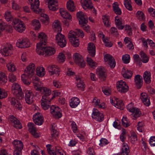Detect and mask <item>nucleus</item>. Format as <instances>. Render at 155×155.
I'll list each match as a JSON object with an SVG mask.
<instances>
[{
    "mask_svg": "<svg viewBox=\"0 0 155 155\" xmlns=\"http://www.w3.org/2000/svg\"><path fill=\"white\" fill-rule=\"evenodd\" d=\"M38 54L44 56H49L54 54L55 52V49L53 48L48 47L45 48L44 46L41 47L40 48L36 49Z\"/></svg>",
    "mask_w": 155,
    "mask_h": 155,
    "instance_id": "f257e3e1",
    "label": "nucleus"
},
{
    "mask_svg": "<svg viewBox=\"0 0 155 155\" xmlns=\"http://www.w3.org/2000/svg\"><path fill=\"white\" fill-rule=\"evenodd\" d=\"M77 16L79 20V24L85 30H86V29L87 28H88V26H87L88 22L87 17L81 11L77 13Z\"/></svg>",
    "mask_w": 155,
    "mask_h": 155,
    "instance_id": "f03ea898",
    "label": "nucleus"
},
{
    "mask_svg": "<svg viewBox=\"0 0 155 155\" xmlns=\"http://www.w3.org/2000/svg\"><path fill=\"white\" fill-rule=\"evenodd\" d=\"M12 91L13 94L19 99H22L24 96L20 86L17 83H14L12 87Z\"/></svg>",
    "mask_w": 155,
    "mask_h": 155,
    "instance_id": "7ed1b4c3",
    "label": "nucleus"
},
{
    "mask_svg": "<svg viewBox=\"0 0 155 155\" xmlns=\"http://www.w3.org/2000/svg\"><path fill=\"white\" fill-rule=\"evenodd\" d=\"M55 40L58 45L61 47H65L67 44L66 39L62 34L58 33L56 35Z\"/></svg>",
    "mask_w": 155,
    "mask_h": 155,
    "instance_id": "20e7f679",
    "label": "nucleus"
},
{
    "mask_svg": "<svg viewBox=\"0 0 155 155\" xmlns=\"http://www.w3.org/2000/svg\"><path fill=\"white\" fill-rule=\"evenodd\" d=\"M35 64L33 63H30L25 68L24 70V73L22 74L29 78H31L35 73Z\"/></svg>",
    "mask_w": 155,
    "mask_h": 155,
    "instance_id": "39448f33",
    "label": "nucleus"
},
{
    "mask_svg": "<svg viewBox=\"0 0 155 155\" xmlns=\"http://www.w3.org/2000/svg\"><path fill=\"white\" fill-rule=\"evenodd\" d=\"M38 37L40 41L37 44L36 48H40L41 46H45L47 42V36L44 33L41 32L38 33Z\"/></svg>",
    "mask_w": 155,
    "mask_h": 155,
    "instance_id": "423d86ee",
    "label": "nucleus"
},
{
    "mask_svg": "<svg viewBox=\"0 0 155 155\" xmlns=\"http://www.w3.org/2000/svg\"><path fill=\"white\" fill-rule=\"evenodd\" d=\"M92 117L96 121L101 122L104 120V116L98 110L94 108L91 114Z\"/></svg>",
    "mask_w": 155,
    "mask_h": 155,
    "instance_id": "0eeeda50",
    "label": "nucleus"
},
{
    "mask_svg": "<svg viewBox=\"0 0 155 155\" xmlns=\"http://www.w3.org/2000/svg\"><path fill=\"white\" fill-rule=\"evenodd\" d=\"M74 59L76 64L81 67L85 66V63L82 56L79 53H75L73 55Z\"/></svg>",
    "mask_w": 155,
    "mask_h": 155,
    "instance_id": "6e6552de",
    "label": "nucleus"
},
{
    "mask_svg": "<svg viewBox=\"0 0 155 155\" xmlns=\"http://www.w3.org/2000/svg\"><path fill=\"white\" fill-rule=\"evenodd\" d=\"M30 45L28 39L26 38H20L17 41L16 43L17 46L20 48L29 47Z\"/></svg>",
    "mask_w": 155,
    "mask_h": 155,
    "instance_id": "1a4fd4ad",
    "label": "nucleus"
},
{
    "mask_svg": "<svg viewBox=\"0 0 155 155\" xmlns=\"http://www.w3.org/2000/svg\"><path fill=\"white\" fill-rule=\"evenodd\" d=\"M50 112L51 114L56 118H60L62 116L61 109L58 107L52 106L50 108Z\"/></svg>",
    "mask_w": 155,
    "mask_h": 155,
    "instance_id": "9d476101",
    "label": "nucleus"
},
{
    "mask_svg": "<svg viewBox=\"0 0 155 155\" xmlns=\"http://www.w3.org/2000/svg\"><path fill=\"white\" fill-rule=\"evenodd\" d=\"M117 88L118 91L121 92L125 93L128 90V87L126 83L122 80L117 82Z\"/></svg>",
    "mask_w": 155,
    "mask_h": 155,
    "instance_id": "9b49d317",
    "label": "nucleus"
},
{
    "mask_svg": "<svg viewBox=\"0 0 155 155\" xmlns=\"http://www.w3.org/2000/svg\"><path fill=\"white\" fill-rule=\"evenodd\" d=\"M31 5V9L37 13H39L41 11L39 9L40 2L39 0H29Z\"/></svg>",
    "mask_w": 155,
    "mask_h": 155,
    "instance_id": "f8f14e48",
    "label": "nucleus"
},
{
    "mask_svg": "<svg viewBox=\"0 0 155 155\" xmlns=\"http://www.w3.org/2000/svg\"><path fill=\"white\" fill-rule=\"evenodd\" d=\"M47 70L50 75L55 74L57 76H58L60 74V70L59 67L56 65L48 66L47 67Z\"/></svg>",
    "mask_w": 155,
    "mask_h": 155,
    "instance_id": "ddd939ff",
    "label": "nucleus"
},
{
    "mask_svg": "<svg viewBox=\"0 0 155 155\" xmlns=\"http://www.w3.org/2000/svg\"><path fill=\"white\" fill-rule=\"evenodd\" d=\"M104 60L106 64H108L111 68H114L116 65L115 60L110 55L107 54L104 56Z\"/></svg>",
    "mask_w": 155,
    "mask_h": 155,
    "instance_id": "4468645a",
    "label": "nucleus"
},
{
    "mask_svg": "<svg viewBox=\"0 0 155 155\" xmlns=\"http://www.w3.org/2000/svg\"><path fill=\"white\" fill-rule=\"evenodd\" d=\"M33 120L36 124L41 125L44 122V118L40 113L37 112L33 115Z\"/></svg>",
    "mask_w": 155,
    "mask_h": 155,
    "instance_id": "2eb2a0df",
    "label": "nucleus"
},
{
    "mask_svg": "<svg viewBox=\"0 0 155 155\" xmlns=\"http://www.w3.org/2000/svg\"><path fill=\"white\" fill-rule=\"evenodd\" d=\"M34 94L31 91H26L25 94V100L26 102L29 104H32L34 101Z\"/></svg>",
    "mask_w": 155,
    "mask_h": 155,
    "instance_id": "dca6fc26",
    "label": "nucleus"
},
{
    "mask_svg": "<svg viewBox=\"0 0 155 155\" xmlns=\"http://www.w3.org/2000/svg\"><path fill=\"white\" fill-rule=\"evenodd\" d=\"M13 48L11 44H8L1 50V53L5 56L11 55L13 52Z\"/></svg>",
    "mask_w": 155,
    "mask_h": 155,
    "instance_id": "f3484780",
    "label": "nucleus"
},
{
    "mask_svg": "<svg viewBox=\"0 0 155 155\" xmlns=\"http://www.w3.org/2000/svg\"><path fill=\"white\" fill-rule=\"evenodd\" d=\"M8 120L10 123L13 124V126L17 129H21L22 128L21 123L14 116H9Z\"/></svg>",
    "mask_w": 155,
    "mask_h": 155,
    "instance_id": "a211bd4d",
    "label": "nucleus"
},
{
    "mask_svg": "<svg viewBox=\"0 0 155 155\" xmlns=\"http://www.w3.org/2000/svg\"><path fill=\"white\" fill-rule=\"evenodd\" d=\"M96 74L101 80H105L106 77V73L104 68L98 67L96 70Z\"/></svg>",
    "mask_w": 155,
    "mask_h": 155,
    "instance_id": "6ab92c4d",
    "label": "nucleus"
},
{
    "mask_svg": "<svg viewBox=\"0 0 155 155\" xmlns=\"http://www.w3.org/2000/svg\"><path fill=\"white\" fill-rule=\"evenodd\" d=\"M140 99L144 105L147 106L150 105V102L148 95L146 93L142 92L140 94Z\"/></svg>",
    "mask_w": 155,
    "mask_h": 155,
    "instance_id": "aec40b11",
    "label": "nucleus"
},
{
    "mask_svg": "<svg viewBox=\"0 0 155 155\" xmlns=\"http://www.w3.org/2000/svg\"><path fill=\"white\" fill-rule=\"evenodd\" d=\"M27 126L28 130L32 135L36 137H39L38 134L36 132V129L35 127V125L33 123H28Z\"/></svg>",
    "mask_w": 155,
    "mask_h": 155,
    "instance_id": "412c9836",
    "label": "nucleus"
},
{
    "mask_svg": "<svg viewBox=\"0 0 155 155\" xmlns=\"http://www.w3.org/2000/svg\"><path fill=\"white\" fill-rule=\"evenodd\" d=\"M81 5L82 8L85 10L92 9L93 8L91 0H83Z\"/></svg>",
    "mask_w": 155,
    "mask_h": 155,
    "instance_id": "4be33fe9",
    "label": "nucleus"
},
{
    "mask_svg": "<svg viewBox=\"0 0 155 155\" xmlns=\"http://www.w3.org/2000/svg\"><path fill=\"white\" fill-rule=\"evenodd\" d=\"M48 8L49 10L52 11H54L58 8V1H54L52 2H48Z\"/></svg>",
    "mask_w": 155,
    "mask_h": 155,
    "instance_id": "5701e85b",
    "label": "nucleus"
},
{
    "mask_svg": "<svg viewBox=\"0 0 155 155\" xmlns=\"http://www.w3.org/2000/svg\"><path fill=\"white\" fill-rule=\"evenodd\" d=\"M32 82L36 90L41 91L42 90L43 87H42L40 85V83L38 78L35 77V78H33Z\"/></svg>",
    "mask_w": 155,
    "mask_h": 155,
    "instance_id": "b1692460",
    "label": "nucleus"
},
{
    "mask_svg": "<svg viewBox=\"0 0 155 155\" xmlns=\"http://www.w3.org/2000/svg\"><path fill=\"white\" fill-rule=\"evenodd\" d=\"M95 46L92 43L88 44L87 50L89 53L92 57H94L95 54Z\"/></svg>",
    "mask_w": 155,
    "mask_h": 155,
    "instance_id": "393cba45",
    "label": "nucleus"
},
{
    "mask_svg": "<svg viewBox=\"0 0 155 155\" xmlns=\"http://www.w3.org/2000/svg\"><path fill=\"white\" fill-rule=\"evenodd\" d=\"M115 23L116 27L119 29L122 30L124 28V25L122 23V19L120 17L117 16L115 18Z\"/></svg>",
    "mask_w": 155,
    "mask_h": 155,
    "instance_id": "a878e982",
    "label": "nucleus"
},
{
    "mask_svg": "<svg viewBox=\"0 0 155 155\" xmlns=\"http://www.w3.org/2000/svg\"><path fill=\"white\" fill-rule=\"evenodd\" d=\"M79 103V99L76 97L71 98L69 101L70 105L71 107L73 108H76Z\"/></svg>",
    "mask_w": 155,
    "mask_h": 155,
    "instance_id": "bb28decb",
    "label": "nucleus"
},
{
    "mask_svg": "<svg viewBox=\"0 0 155 155\" xmlns=\"http://www.w3.org/2000/svg\"><path fill=\"white\" fill-rule=\"evenodd\" d=\"M9 100L12 105L14 106L18 110H21L22 106L21 104L18 102V101L15 98L10 97L9 98Z\"/></svg>",
    "mask_w": 155,
    "mask_h": 155,
    "instance_id": "cd10ccee",
    "label": "nucleus"
},
{
    "mask_svg": "<svg viewBox=\"0 0 155 155\" xmlns=\"http://www.w3.org/2000/svg\"><path fill=\"white\" fill-rule=\"evenodd\" d=\"M52 28L54 31L58 32H61L62 30L60 22L58 20H55L52 24Z\"/></svg>",
    "mask_w": 155,
    "mask_h": 155,
    "instance_id": "c85d7f7f",
    "label": "nucleus"
},
{
    "mask_svg": "<svg viewBox=\"0 0 155 155\" xmlns=\"http://www.w3.org/2000/svg\"><path fill=\"white\" fill-rule=\"evenodd\" d=\"M15 149L22 150L23 145L22 141L20 140H15L12 142Z\"/></svg>",
    "mask_w": 155,
    "mask_h": 155,
    "instance_id": "c756f323",
    "label": "nucleus"
},
{
    "mask_svg": "<svg viewBox=\"0 0 155 155\" xmlns=\"http://www.w3.org/2000/svg\"><path fill=\"white\" fill-rule=\"evenodd\" d=\"M134 81L137 87L140 88L142 84V78L140 75L137 74L134 78Z\"/></svg>",
    "mask_w": 155,
    "mask_h": 155,
    "instance_id": "7c9ffc66",
    "label": "nucleus"
},
{
    "mask_svg": "<svg viewBox=\"0 0 155 155\" xmlns=\"http://www.w3.org/2000/svg\"><path fill=\"white\" fill-rule=\"evenodd\" d=\"M122 74L124 78L127 79H129L132 76V73L130 71L124 68H123L122 70Z\"/></svg>",
    "mask_w": 155,
    "mask_h": 155,
    "instance_id": "2f4dec72",
    "label": "nucleus"
},
{
    "mask_svg": "<svg viewBox=\"0 0 155 155\" xmlns=\"http://www.w3.org/2000/svg\"><path fill=\"white\" fill-rule=\"evenodd\" d=\"M75 79L76 81L77 87L79 89L83 91L84 85L83 81L81 80V78L78 76H76L75 77Z\"/></svg>",
    "mask_w": 155,
    "mask_h": 155,
    "instance_id": "473e14b6",
    "label": "nucleus"
},
{
    "mask_svg": "<svg viewBox=\"0 0 155 155\" xmlns=\"http://www.w3.org/2000/svg\"><path fill=\"white\" fill-rule=\"evenodd\" d=\"M60 13L61 16L64 18L70 19L71 18V16L70 14L65 10L63 8H61Z\"/></svg>",
    "mask_w": 155,
    "mask_h": 155,
    "instance_id": "72a5a7b5",
    "label": "nucleus"
},
{
    "mask_svg": "<svg viewBox=\"0 0 155 155\" xmlns=\"http://www.w3.org/2000/svg\"><path fill=\"white\" fill-rule=\"evenodd\" d=\"M66 7L68 9L70 12H74L75 10L74 2L72 0H69L67 2Z\"/></svg>",
    "mask_w": 155,
    "mask_h": 155,
    "instance_id": "f704fd0d",
    "label": "nucleus"
},
{
    "mask_svg": "<svg viewBox=\"0 0 155 155\" xmlns=\"http://www.w3.org/2000/svg\"><path fill=\"white\" fill-rule=\"evenodd\" d=\"M143 78L146 83H150L151 81L150 72L147 71H145L143 74Z\"/></svg>",
    "mask_w": 155,
    "mask_h": 155,
    "instance_id": "c9c22d12",
    "label": "nucleus"
},
{
    "mask_svg": "<svg viewBox=\"0 0 155 155\" xmlns=\"http://www.w3.org/2000/svg\"><path fill=\"white\" fill-rule=\"evenodd\" d=\"M36 73L37 75L38 76L43 77L45 74V69L42 67L38 66L36 68Z\"/></svg>",
    "mask_w": 155,
    "mask_h": 155,
    "instance_id": "e433bc0d",
    "label": "nucleus"
},
{
    "mask_svg": "<svg viewBox=\"0 0 155 155\" xmlns=\"http://www.w3.org/2000/svg\"><path fill=\"white\" fill-rule=\"evenodd\" d=\"M40 18L41 21L43 23L46 25L48 24L49 18L48 16L44 13H42L40 15Z\"/></svg>",
    "mask_w": 155,
    "mask_h": 155,
    "instance_id": "4c0bfd02",
    "label": "nucleus"
},
{
    "mask_svg": "<svg viewBox=\"0 0 155 155\" xmlns=\"http://www.w3.org/2000/svg\"><path fill=\"white\" fill-rule=\"evenodd\" d=\"M119 5L117 2H115L113 4V8L114 13L118 15L121 14V11L118 6Z\"/></svg>",
    "mask_w": 155,
    "mask_h": 155,
    "instance_id": "58836bf2",
    "label": "nucleus"
},
{
    "mask_svg": "<svg viewBox=\"0 0 155 155\" xmlns=\"http://www.w3.org/2000/svg\"><path fill=\"white\" fill-rule=\"evenodd\" d=\"M77 36L78 34L77 31L75 32L72 30L70 31L68 36L70 41L78 38Z\"/></svg>",
    "mask_w": 155,
    "mask_h": 155,
    "instance_id": "ea45409f",
    "label": "nucleus"
},
{
    "mask_svg": "<svg viewBox=\"0 0 155 155\" xmlns=\"http://www.w3.org/2000/svg\"><path fill=\"white\" fill-rule=\"evenodd\" d=\"M31 25L35 30H38L41 28V25L39 21L34 19L31 21Z\"/></svg>",
    "mask_w": 155,
    "mask_h": 155,
    "instance_id": "a19ab883",
    "label": "nucleus"
},
{
    "mask_svg": "<svg viewBox=\"0 0 155 155\" xmlns=\"http://www.w3.org/2000/svg\"><path fill=\"white\" fill-rule=\"evenodd\" d=\"M102 20L104 25L107 27H110V22L109 21V17L107 15L102 16Z\"/></svg>",
    "mask_w": 155,
    "mask_h": 155,
    "instance_id": "79ce46f5",
    "label": "nucleus"
},
{
    "mask_svg": "<svg viewBox=\"0 0 155 155\" xmlns=\"http://www.w3.org/2000/svg\"><path fill=\"white\" fill-rule=\"evenodd\" d=\"M8 70L10 72H14L16 70V68L14 64L12 63L9 62L6 64Z\"/></svg>",
    "mask_w": 155,
    "mask_h": 155,
    "instance_id": "37998d69",
    "label": "nucleus"
},
{
    "mask_svg": "<svg viewBox=\"0 0 155 155\" xmlns=\"http://www.w3.org/2000/svg\"><path fill=\"white\" fill-rule=\"evenodd\" d=\"M15 29L20 32H22L25 29V26L22 21L20 22V23L16 27L15 26Z\"/></svg>",
    "mask_w": 155,
    "mask_h": 155,
    "instance_id": "c03bdc74",
    "label": "nucleus"
},
{
    "mask_svg": "<svg viewBox=\"0 0 155 155\" xmlns=\"http://www.w3.org/2000/svg\"><path fill=\"white\" fill-rule=\"evenodd\" d=\"M132 114V115L133 117V119H136L137 117H140L141 114L140 111L137 108H135L133 113Z\"/></svg>",
    "mask_w": 155,
    "mask_h": 155,
    "instance_id": "a18cd8bd",
    "label": "nucleus"
},
{
    "mask_svg": "<svg viewBox=\"0 0 155 155\" xmlns=\"http://www.w3.org/2000/svg\"><path fill=\"white\" fill-rule=\"evenodd\" d=\"M131 0H124V5L126 8L130 11L132 10Z\"/></svg>",
    "mask_w": 155,
    "mask_h": 155,
    "instance_id": "49530a36",
    "label": "nucleus"
},
{
    "mask_svg": "<svg viewBox=\"0 0 155 155\" xmlns=\"http://www.w3.org/2000/svg\"><path fill=\"white\" fill-rule=\"evenodd\" d=\"M49 96L45 95L42 96L41 101V103H50L51 101L53 99L52 97H50Z\"/></svg>",
    "mask_w": 155,
    "mask_h": 155,
    "instance_id": "de8ad7c7",
    "label": "nucleus"
},
{
    "mask_svg": "<svg viewBox=\"0 0 155 155\" xmlns=\"http://www.w3.org/2000/svg\"><path fill=\"white\" fill-rule=\"evenodd\" d=\"M136 16L140 21H143L145 19V15L142 11H138L136 14Z\"/></svg>",
    "mask_w": 155,
    "mask_h": 155,
    "instance_id": "09e8293b",
    "label": "nucleus"
},
{
    "mask_svg": "<svg viewBox=\"0 0 155 155\" xmlns=\"http://www.w3.org/2000/svg\"><path fill=\"white\" fill-rule=\"evenodd\" d=\"M102 89L103 93L105 95L109 96L111 94L112 91L110 87L104 86L103 87Z\"/></svg>",
    "mask_w": 155,
    "mask_h": 155,
    "instance_id": "8fccbe9b",
    "label": "nucleus"
},
{
    "mask_svg": "<svg viewBox=\"0 0 155 155\" xmlns=\"http://www.w3.org/2000/svg\"><path fill=\"white\" fill-rule=\"evenodd\" d=\"M140 55L142 58V61L144 63H147L149 60V57L143 51H141Z\"/></svg>",
    "mask_w": 155,
    "mask_h": 155,
    "instance_id": "3c124183",
    "label": "nucleus"
},
{
    "mask_svg": "<svg viewBox=\"0 0 155 155\" xmlns=\"http://www.w3.org/2000/svg\"><path fill=\"white\" fill-rule=\"evenodd\" d=\"M87 62L89 65L91 67L94 68L96 67L97 66V63L94 61L91 58L87 57Z\"/></svg>",
    "mask_w": 155,
    "mask_h": 155,
    "instance_id": "603ef678",
    "label": "nucleus"
},
{
    "mask_svg": "<svg viewBox=\"0 0 155 155\" xmlns=\"http://www.w3.org/2000/svg\"><path fill=\"white\" fill-rule=\"evenodd\" d=\"M65 57L64 54L62 52L60 53L58 56L57 60L59 62L62 63L64 62Z\"/></svg>",
    "mask_w": 155,
    "mask_h": 155,
    "instance_id": "864d4df0",
    "label": "nucleus"
},
{
    "mask_svg": "<svg viewBox=\"0 0 155 155\" xmlns=\"http://www.w3.org/2000/svg\"><path fill=\"white\" fill-rule=\"evenodd\" d=\"M7 77L5 76V74L0 72V83L4 84L7 82Z\"/></svg>",
    "mask_w": 155,
    "mask_h": 155,
    "instance_id": "5fc2aeb1",
    "label": "nucleus"
},
{
    "mask_svg": "<svg viewBox=\"0 0 155 155\" xmlns=\"http://www.w3.org/2000/svg\"><path fill=\"white\" fill-rule=\"evenodd\" d=\"M137 141V135L133 133L130 137V142L133 144L136 143Z\"/></svg>",
    "mask_w": 155,
    "mask_h": 155,
    "instance_id": "6e6d98bb",
    "label": "nucleus"
},
{
    "mask_svg": "<svg viewBox=\"0 0 155 155\" xmlns=\"http://www.w3.org/2000/svg\"><path fill=\"white\" fill-rule=\"evenodd\" d=\"M115 102L116 103L115 105V107L120 110H123L124 109V104L121 100H120L118 101H116Z\"/></svg>",
    "mask_w": 155,
    "mask_h": 155,
    "instance_id": "4d7b16f0",
    "label": "nucleus"
},
{
    "mask_svg": "<svg viewBox=\"0 0 155 155\" xmlns=\"http://www.w3.org/2000/svg\"><path fill=\"white\" fill-rule=\"evenodd\" d=\"M44 94L43 95L46 96H50L51 94V90L46 87H43L42 90L41 91Z\"/></svg>",
    "mask_w": 155,
    "mask_h": 155,
    "instance_id": "13d9d810",
    "label": "nucleus"
},
{
    "mask_svg": "<svg viewBox=\"0 0 155 155\" xmlns=\"http://www.w3.org/2000/svg\"><path fill=\"white\" fill-rule=\"evenodd\" d=\"M5 17L6 21H12L13 19L12 16L9 11H7L5 12Z\"/></svg>",
    "mask_w": 155,
    "mask_h": 155,
    "instance_id": "bf43d9fd",
    "label": "nucleus"
},
{
    "mask_svg": "<svg viewBox=\"0 0 155 155\" xmlns=\"http://www.w3.org/2000/svg\"><path fill=\"white\" fill-rule=\"evenodd\" d=\"M51 137L52 138H56L58 135V133L55 127H52L51 129Z\"/></svg>",
    "mask_w": 155,
    "mask_h": 155,
    "instance_id": "052dcab7",
    "label": "nucleus"
},
{
    "mask_svg": "<svg viewBox=\"0 0 155 155\" xmlns=\"http://www.w3.org/2000/svg\"><path fill=\"white\" fill-rule=\"evenodd\" d=\"M130 57L129 55L125 54L122 57V60L125 64H128L130 61Z\"/></svg>",
    "mask_w": 155,
    "mask_h": 155,
    "instance_id": "680f3d73",
    "label": "nucleus"
},
{
    "mask_svg": "<svg viewBox=\"0 0 155 155\" xmlns=\"http://www.w3.org/2000/svg\"><path fill=\"white\" fill-rule=\"evenodd\" d=\"M102 39L106 46L109 47L112 46V44L109 41L108 38L107 37L104 36V38H103Z\"/></svg>",
    "mask_w": 155,
    "mask_h": 155,
    "instance_id": "e2e57ef3",
    "label": "nucleus"
},
{
    "mask_svg": "<svg viewBox=\"0 0 155 155\" xmlns=\"http://www.w3.org/2000/svg\"><path fill=\"white\" fill-rule=\"evenodd\" d=\"M29 77H27L24 75L22 74L21 75V80L23 83L26 85H29L30 84V82L27 80V79Z\"/></svg>",
    "mask_w": 155,
    "mask_h": 155,
    "instance_id": "0e129e2a",
    "label": "nucleus"
},
{
    "mask_svg": "<svg viewBox=\"0 0 155 155\" xmlns=\"http://www.w3.org/2000/svg\"><path fill=\"white\" fill-rule=\"evenodd\" d=\"M137 129L139 132H142L144 130L143 123L142 122H139L137 125Z\"/></svg>",
    "mask_w": 155,
    "mask_h": 155,
    "instance_id": "69168bd1",
    "label": "nucleus"
},
{
    "mask_svg": "<svg viewBox=\"0 0 155 155\" xmlns=\"http://www.w3.org/2000/svg\"><path fill=\"white\" fill-rule=\"evenodd\" d=\"M8 79L9 81L13 82L16 80V77L14 74L10 73L8 76Z\"/></svg>",
    "mask_w": 155,
    "mask_h": 155,
    "instance_id": "338daca9",
    "label": "nucleus"
},
{
    "mask_svg": "<svg viewBox=\"0 0 155 155\" xmlns=\"http://www.w3.org/2000/svg\"><path fill=\"white\" fill-rule=\"evenodd\" d=\"M55 150L56 152H57L58 155H66L65 153L60 147H56Z\"/></svg>",
    "mask_w": 155,
    "mask_h": 155,
    "instance_id": "774afa93",
    "label": "nucleus"
}]
</instances>
